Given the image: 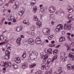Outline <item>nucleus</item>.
<instances>
[{"label":"nucleus","mask_w":74,"mask_h":74,"mask_svg":"<svg viewBox=\"0 0 74 74\" xmlns=\"http://www.w3.org/2000/svg\"><path fill=\"white\" fill-rule=\"evenodd\" d=\"M58 27H60V29L62 30L63 29V25L62 24H59L58 25Z\"/></svg>","instance_id":"obj_27"},{"label":"nucleus","mask_w":74,"mask_h":74,"mask_svg":"<svg viewBox=\"0 0 74 74\" xmlns=\"http://www.w3.org/2000/svg\"><path fill=\"white\" fill-rule=\"evenodd\" d=\"M6 48H11V45L9 44H7L6 46Z\"/></svg>","instance_id":"obj_45"},{"label":"nucleus","mask_w":74,"mask_h":74,"mask_svg":"<svg viewBox=\"0 0 74 74\" xmlns=\"http://www.w3.org/2000/svg\"><path fill=\"white\" fill-rule=\"evenodd\" d=\"M48 38L50 40H51L52 39V38H53V35H51V36H48Z\"/></svg>","instance_id":"obj_33"},{"label":"nucleus","mask_w":74,"mask_h":74,"mask_svg":"<svg viewBox=\"0 0 74 74\" xmlns=\"http://www.w3.org/2000/svg\"><path fill=\"white\" fill-rule=\"evenodd\" d=\"M57 28L56 29V31L57 32H58V31H59L60 30V27H58V26H57Z\"/></svg>","instance_id":"obj_43"},{"label":"nucleus","mask_w":74,"mask_h":74,"mask_svg":"<svg viewBox=\"0 0 74 74\" xmlns=\"http://www.w3.org/2000/svg\"><path fill=\"white\" fill-rule=\"evenodd\" d=\"M67 10H68V12H69V13H71V12H72L74 10V9L71 8V7H69L68 8Z\"/></svg>","instance_id":"obj_18"},{"label":"nucleus","mask_w":74,"mask_h":74,"mask_svg":"<svg viewBox=\"0 0 74 74\" xmlns=\"http://www.w3.org/2000/svg\"><path fill=\"white\" fill-rule=\"evenodd\" d=\"M0 64H4L5 65H7L6 66H7V67H11V64L10 62L7 61L4 63L3 62H1Z\"/></svg>","instance_id":"obj_6"},{"label":"nucleus","mask_w":74,"mask_h":74,"mask_svg":"<svg viewBox=\"0 0 74 74\" xmlns=\"http://www.w3.org/2000/svg\"><path fill=\"white\" fill-rule=\"evenodd\" d=\"M26 56V52H24L22 55V57L23 59H25V58Z\"/></svg>","instance_id":"obj_41"},{"label":"nucleus","mask_w":74,"mask_h":74,"mask_svg":"<svg viewBox=\"0 0 74 74\" xmlns=\"http://www.w3.org/2000/svg\"><path fill=\"white\" fill-rule=\"evenodd\" d=\"M25 43L29 44L30 45H33L34 44V40L32 39H29L28 40L25 41Z\"/></svg>","instance_id":"obj_4"},{"label":"nucleus","mask_w":74,"mask_h":74,"mask_svg":"<svg viewBox=\"0 0 74 74\" xmlns=\"http://www.w3.org/2000/svg\"><path fill=\"white\" fill-rule=\"evenodd\" d=\"M28 33L29 34H31V35H34V34L33 32L31 31H29Z\"/></svg>","instance_id":"obj_44"},{"label":"nucleus","mask_w":74,"mask_h":74,"mask_svg":"<svg viewBox=\"0 0 74 74\" xmlns=\"http://www.w3.org/2000/svg\"><path fill=\"white\" fill-rule=\"evenodd\" d=\"M56 14L58 15H60V12H56Z\"/></svg>","instance_id":"obj_48"},{"label":"nucleus","mask_w":74,"mask_h":74,"mask_svg":"<svg viewBox=\"0 0 74 74\" xmlns=\"http://www.w3.org/2000/svg\"><path fill=\"white\" fill-rule=\"evenodd\" d=\"M30 29L33 32L34 30H35L36 29V26L34 25H32L30 27Z\"/></svg>","instance_id":"obj_23"},{"label":"nucleus","mask_w":74,"mask_h":74,"mask_svg":"<svg viewBox=\"0 0 74 74\" xmlns=\"http://www.w3.org/2000/svg\"><path fill=\"white\" fill-rule=\"evenodd\" d=\"M14 1H15V0H10V1L11 3H12Z\"/></svg>","instance_id":"obj_51"},{"label":"nucleus","mask_w":74,"mask_h":74,"mask_svg":"<svg viewBox=\"0 0 74 74\" xmlns=\"http://www.w3.org/2000/svg\"><path fill=\"white\" fill-rule=\"evenodd\" d=\"M36 64H33L32 65H30L29 67L30 68H33V67H34V66H36Z\"/></svg>","instance_id":"obj_39"},{"label":"nucleus","mask_w":74,"mask_h":74,"mask_svg":"<svg viewBox=\"0 0 74 74\" xmlns=\"http://www.w3.org/2000/svg\"><path fill=\"white\" fill-rule=\"evenodd\" d=\"M42 41L41 40V38L39 36L37 37V38L36 39L35 43L38 45H39L41 43Z\"/></svg>","instance_id":"obj_5"},{"label":"nucleus","mask_w":74,"mask_h":74,"mask_svg":"<svg viewBox=\"0 0 74 74\" xmlns=\"http://www.w3.org/2000/svg\"><path fill=\"white\" fill-rule=\"evenodd\" d=\"M15 5L13 7L15 9H16V8L18 7L19 5V2H16L15 3Z\"/></svg>","instance_id":"obj_21"},{"label":"nucleus","mask_w":74,"mask_h":74,"mask_svg":"<svg viewBox=\"0 0 74 74\" xmlns=\"http://www.w3.org/2000/svg\"><path fill=\"white\" fill-rule=\"evenodd\" d=\"M5 55H10V52L8 51H6L5 52Z\"/></svg>","instance_id":"obj_36"},{"label":"nucleus","mask_w":74,"mask_h":74,"mask_svg":"<svg viewBox=\"0 0 74 74\" xmlns=\"http://www.w3.org/2000/svg\"><path fill=\"white\" fill-rule=\"evenodd\" d=\"M47 53H49L50 54H52V49L51 48H49L48 50H47Z\"/></svg>","instance_id":"obj_26"},{"label":"nucleus","mask_w":74,"mask_h":74,"mask_svg":"<svg viewBox=\"0 0 74 74\" xmlns=\"http://www.w3.org/2000/svg\"><path fill=\"white\" fill-rule=\"evenodd\" d=\"M72 66H73V65H72L71 64H68L67 66V69L68 70H72Z\"/></svg>","instance_id":"obj_16"},{"label":"nucleus","mask_w":74,"mask_h":74,"mask_svg":"<svg viewBox=\"0 0 74 74\" xmlns=\"http://www.w3.org/2000/svg\"><path fill=\"white\" fill-rule=\"evenodd\" d=\"M36 24L37 25V28H40L42 26V24H41V22L40 21L37 22L36 23Z\"/></svg>","instance_id":"obj_13"},{"label":"nucleus","mask_w":74,"mask_h":74,"mask_svg":"<svg viewBox=\"0 0 74 74\" xmlns=\"http://www.w3.org/2000/svg\"><path fill=\"white\" fill-rule=\"evenodd\" d=\"M12 66H13V68H14V69H17L18 67L17 64H12Z\"/></svg>","instance_id":"obj_28"},{"label":"nucleus","mask_w":74,"mask_h":74,"mask_svg":"<svg viewBox=\"0 0 74 74\" xmlns=\"http://www.w3.org/2000/svg\"><path fill=\"white\" fill-rule=\"evenodd\" d=\"M44 55H42L41 56V58L42 59H43V58H44Z\"/></svg>","instance_id":"obj_59"},{"label":"nucleus","mask_w":74,"mask_h":74,"mask_svg":"<svg viewBox=\"0 0 74 74\" xmlns=\"http://www.w3.org/2000/svg\"><path fill=\"white\" fill-rule=\"evenodd\" d=\"M12 23L11 22H9L8 23V24L9 25H10V24Z\"/></svg>","instance_id":"obj_63"},{"label":"nucleus","mask_w":74,"mask_h":74,"mask_svg":"<svg viewBox=\"0 0 74 74\" xmlns=\"http://www.w3.org/2000/svg\"><path fill=\"white\" fill-rule=\"evenodd\" d=\"M51 59H49L48 60H47V64H50V63H51Z\"/></svg>","instance_id":"obj_42"},{"label":"nucleus","mask_w":74,"mask_h":74,"mask_svg":"<svg viewBox=\"0 0 74 74\" xmlns=\"http://www.w3.org/2000/svg\"><path fill=\"white\" fill-rule=\"evenodd\" d=\"M8 12H9V13H10L11 12V10H9L8 11Z\"/></svg>","instance_id":"obj_58"},{"label":"nucleus","mask_w":74,"mask_h":74,"mask_svg":"<svg viewBox=\"0 0 74 74\" xmlns=\"http://www.w3.org/2000/svg\"><path fill=\"white\" fill-rule=\"evenodd\" d=\"M65 39V38L63 37V36H62L61 38L60 39L59 41L60 42H62L63 41H64Z\"/></svg>","instance_id":"obj_25"},{"label":"nucleus","mask_w":74,"mask_h":74,"mask_svg":"<svg viewBox=\"0 0 74 74\" xmlns=\"http://www.w3.org/2000/svg\"><path fill=\"white\" fill-rule=\"evenodd\" d=\"M48 55H49V54H46L44 56L43 62H45L46 61V59L48 58Z\"/></svg>","instance_id":"obj_15"},{"label":"nucleus","mask_w":74,"mask_h":74,"mask_svg":"<svg viewBox=\"0 0 74 74\" xmlns=\"http://www.w3.org/2000/svg\"><path fill=\"white\" fill-rule=\"evenodd\" d=\"M71 37H74V34H71Z\"/></svg>","instance_id":"obj_53"},{"label":"nucleus","mask_w":74,"mask_h":74,"mask_svg":"<svg viewBox=\"0 0 74 74\" xmlns=\"http://www.w3.org/2000/svg\"><path fill=\"white\" fill-rule=\"evenodd\" d=\"M1 40H4V41H6V42L9 41L7 37L5 36L4 35H2L0 36V41H1Z\"/></svg>","instance_id":"obj_2"},{"label":"nucleus","mask_w":74,"mask_h":74,"mask_svg":"<svg viewBox=\"0 0 74 74\" xmlns=\"http://www.w3.org/2000/svg\"><path fill=\"white\" fill-rule=\"evenodd\" d=\"M62 34L64 35V34H65V33L64 31H63L62 32Z\"/></svg>","instance_id":"obj_60"},{"label":"nucleus","mask_w":74,"mask_h":74,"mask_svg":"<svg viewBox=\"0 0 74 74\" xmlns=\"http://www.w3.org/2000/svg\"><path fill=\"white\" fill-rule=\"evenodd\" d=\"M11 22H14V23H16V20L15 19L12 18L11 19Z\"/></svg>","instance_id":"obj_40"},{"label":"nucleus","mask_w":74,"mask_h":74,"mask_svg":"<svg viewBox=\"0 0 74 74\" xmlns=\"http://www.w3.org/2000/svg\"><path fill=\"white\" fill-rule=\"evenodd\" d=\"M40 11L42 12H44V8H42L40 9Z\"/></svg>","instance_id":"obj_47"},{"label":"nucleus","mask_w":74,"mask_h":74,"mask_svg":"<svg viewBox=\"0 0 74 74\" xmlns=\"http://www.w3.org/2000/svg\"><path fill=\"white\" fill-rule=\"evenodd\" d=\"M26 67H28V65H27V63H26L25 64H22V68L25 69Z\"/></svg>","instance_id":"obj_19"},{"label":"nucleus","mask_w":74,"mask_h":74,"mask_svg":"<svg viewBox=\"0 0 74 74\" xmlns=\"http://www.w3.org/2000/svg\"><path fill=\"white\" fill-rule=\"evenodd\" d=\"M14 60L15 62H16V63H19L21 62V60L20 58L18 57H17L16 58H14Z\"/></svg>","instance_id":"obj_11"},{"label":"nucleus","mask_w":74,"mask_h":74,"mask_svg":"<svg viewBox=\"0 0 74 74\" xmlns=\"http://www.w3.org/2000/svg\"><path fill=\"white\" fill-rule=\"evenodd\" d=\"M41 74V71H38L36 73V74Z\"/></svg>","instance_id":"obj_46"},{"label":"nucleus","mask_w":74,"mask_h":74,"mask_svg":"<svg viewBox=\"0 0 74 74\" xmlns=\"http://www.w3.org/2000/svg\"><path fill=\"white\" fill-rule=\"evenodd\" d=\"M3 4V2L2 1H0V6L2 5Z\"/></svg>","instance_id":"obj_49"},{"label":"nucleus","mask_w":74,"mask_h":74,"mask_svg":"<svg viewBox=\"0 0 74 74\" xmlns=\"http://www.w3.org/2000/svg\"><path fill=\"white\" fill-rule=\"evenodd\" d=\"M34 20L35 21H38V19L37 16H35L34 17Z\"/></svg>","instance_id":"obj_37"},{"label":"nucleus","mask_w":74,"mask_h":74,"mask_svg":"<svg viewBox=\"0 0 74 74\" xmlns=\"http://www.w3.org/2000/svg\"><path fill=\"white\" fill-rule=\"evenodd\" d=\"M51 24L52 25H53V24H54V22L53 21H52L51 22Z\"/></svg>","instance_id":"obj_57"},{"label":"nucleus","mask_w":74,"mask_h":74,"mask_svg":"<svg viewBox=\"0 0 74 74\" xmlns=\"http://www.w3.org/2000/svg\"><path fill=\"white\" fill-rule=\"evenodd\" d=\"M51 42L52 44L49 45V46H50V47H55V45L53 44H54V43H55V41H53Z\"/></svg>","instance_id":"obj_29"},{"label":"nucleus","mask_w":74,"mask_h":74,"mask_svg":"<svg viewBox=\"0 0 74 74\" xmlns=\"http://www.w3.org/2000/svg\"><path fill=\"white\" fill-rule=\"evenodd\" d=\"M34 55H36V58H37V56H38V53H37L35 52L34 51H30L29 53L28 56L29 57V58L31 60H33V56H34Z\"/></svg>","instance_id":"obj_1"},{"label":"nucleus","mask_w":74,"mask_h":74,"mask_svg":"<svg viewBox=\"0 0 74 74\" xmlns=\"http://www.w3.org/2000/svg\"><path fill=\"white\" fill-rule=\"evenodd\" d=\"M58 56L57 55H56L54 56V57H53V59L51 61V62H53V61H54V60H55V59H57V57Z\"/></svg>","instance_id":"obj_31"},{"label":"nucleus","mask_w":74,"mask_h":74,"mask_svg":"<svg viewBox=\"0 0 74 74\" xmlns=\"http://www.w3.org/2000/svg\"><path fill=\"white\" fill-rule=\"evenodd\" d=\"M51 32V29L49 28H47L46 29V32L45 33V36H47V37H48V36H50L49 33H50V32Z\"/></svg>","instance_id":"obj_9"},{"label":"nucleus","mask_w":74,"mask_h":74,"mask_svg":"<svg viewBox=\"0 0 74 74\" xmlns=\"http://www.w3.org/2000/svg\"><path fill=\"white\" fill-rule=\"evenodd\" d=\"M60 59L61 60L63 61V62H65L66 61V60H67V57H66L64 58V57L61 56L60 57Z\"/></svg>","instance_id":"obj_14"},{"label":"nucleus","mask_w":74,"mask_h":74,"mask_svg":"<svg viewBox=\"0 0 74 74\" xmlns=\"http://www.w3.org/2000/svg\"><path fill=\"white\" fill-rule=\"evenodd\" d=\"M33 8L34 12H36V11H37V8L36 6H34Z\"/></svg>","instance_id":"obj_34"},{"label":"nucleus","mask_w":74,"mask_h":74,"mask_svg":"<svg viewBox=\"0 0 74 74\" xmlns=\"http://www.w3.org/2000/svg\"><path fill=\"white\" fill-rule=\"evenodd\" d=\"M55 10H56V7L53 5L51 6L49 8V12H54Z\"/></svg>","instance_id":"obj_3"},{"label":"nucleus","mask_w":74,"mask_h":74,"mask_svg":"<svg viewBox=\"0 0 74 74\" xmlns=\"http://www.w3.org/2000/svg\"><path fill=\"white\" fill-rule=\"evenodd\" d=\"M35 3H36V1L34 0H32V2H30V4L32 5H34L35 4Z\"/></svg>","instance_id":"obj_30"},{"label":"nucleus","mask_w":74,"mask_h":74,"mask_svg":"<svg viewBox=\"0 0 74 74\" xmlns=\"http://www.w3.org/2000/svg\"><path fill=\"white\" fill-rule=\"evenodd\" d=\"M45 67V66H42L41 67V69H42V70H44V69Z\"/></svg>","instance_id":"obj_52"},{"label":"nucleus","mask_w":74,"mask_h":74,"mask_svg":"<svg viewBox=\"0 0 74 74\" xmlns=\"http://www.w3.org/2000/svg\"><path fill=\"white\" fill-rule=\"evenodd\" d=\"M23 23L24 24L27 25H29V22L28 20H24L23 21Z\"/></svg>","instance_id":"obj_20"},{"label":"nucleus","mask_w":74,"mask_h":74,"mask_svg":"<svg viewBox=\"0 0 74 74\" xmlns=\"http://www.w3.org/2000/svg\"><path fill=\"white\" fill-rule=\"evenodd\" d=\"M61 56H62L64 57H65L66 56V53L64 52L61 53Z\"/></svg>","instance_id":"obj_38"},{"label":"nucleus","mask_w":74,"mask_h":74,"mask_svg":"<svg viewBox=\"0 0 74 74\" xmlns=\"http://www.w3.org/2000/svg\"><path fill=\"white\" fill-rule=\"evenodd\" d=\"M67 35L68 36H71V34L70 33H67Z\"/></svg>","instance_id":"obj_55"},{"label":"nucleus","mask_w":74,"mask_h":74,"mask_svg":"<svg viewBox=\"0 0 74 74\" xmlns=\"http://www.w3.org/2000/svg\"><path fill=\"white\" fill-rule=\"evenodd\" d=\"M41 66H42L45 67V64L44 63H42L41 64Z\"/></svg>","instance_id":"obj_50"},{"label":"nucleus","mask_w":74,"mask_h":74,"mask_svg":"<svg viewBox=\"0 0 74 74\" xmlns=\"http://www.w3.org/2000/svg\"><path fill=\"white\" fill-rule=\"evenodd\" d=\"M57 53V52H56L55 51H54L53 53L54 55H56Z\"/></svg>","instance_id":"obj_62"},{"label":"nucleus","mask_w":74,"mask_h":74,"mask_svg":"<svg viewBox=\"0 0 74 74\" xmlns=\"http://www.w3.org/2000/svg\"><path fill=\"white\" fill-rule=\"evenodd\" d=\"M5 18L4 17L2 19V21H4L5 20Z\"/></svg>","instance_id":"obj_61"},{"label":"nucleus","mask_w":74,"mask_h":74,"mask_svg":"<svg viewBox=\"0 0 74 74\" xmlns=\"http://www.w3.org/2000/svg\"><path fill=\"white\" fill-rule=\"evenodd\" d=\"M21 38H24V36L23 35H21Z\"/></svg>","instance_id":"obj_64"},{"label":"nucleus","mask_w":74,"mask_h":74,"mask_svg":"<svg viewBox=\"0 0 74 74\" xmlns=\"http://www.w3.org/2000/svg\"><path fill=\"white\" fill-rule=\"evenodd\" d=\"M22 27H17L16 28V30L17 32H20L22 30Z\"/></svg>","instance_id":"obj_24"},{"label":"nucleus","mask_w":74,"mask_h":74,"mask_svg":"<svg viewBox=\"0 0 74 74\" xmlns=\"http://www.w3.org/2000/svg\"><path fill=\"white\" fill-rule=\"evenodd\" d=\"M66 48H67V52H69L70 50V47H69V46L68 45H67L66 46Z\"/></svg>","instance_id":"obj_35"},{"label":"nucleus","mask_w":74,"mask_h":74,"mask_svg":"<svg viewBox=\"0 0 74 74\" xmlns=\"http://www.w3.org/2000/svg\"><path fill=\"white\" fill-rule=\"evenodd\" d=\"M53 16H54V15H53V14H52L51 16H50V17L52 18H53Z\"/></svg>","instance_id":"obj_56"},{"label":"nucleus","mask_w":74,"mask_h":74,"mask_svg":"<svg viewBox=\"0 0 74 74\" xmlns=\"http://www.w3.org/2000/svg\"><path fill=\"white\" fill-rule=\"evenodd\" d=\"M67 38L69 39V40H71V38L70 37V36H67Z\"/></svg>","instance_id":"obj_54"},{"label":"nucleus","mask_w":74,"mask_h":74,"mask_svg":"<svg viewBox=\"0 0 74 74\" xmlns=\"http://www.w3.org/2000/svg\"><path fill=\"white\" fill-rule=\"evenodd\" d=\"M64 30H69L70 29V27H69V26L68 25L65 24H64Z\"/></svg>","instance_id":"obj_12"},{"label":"nucleus","mask_w":74,"mask_h":74,"mask_svg":"<svg viewBox=\"0 0 74 74\" xmlns=\"http://www.w3.org/2000/svg\"><path fill=\"white\" fill-rule=\"evenodd\" d=\"M5 59L8 60L10 59V55H5Z\"/></svg>","instance_id":"obj_32"},{"label":"nucleus","mask_w":74,"mask_h":74,"mask_svg":"<svg viewBox=\"0 0 74 74\" xmlns=\"http://www.w3.org/2000/svg\"><path fill=\"white\" fill-rule=\"evenodd\" d=\"M20 12H18V14L22 16L23 14H24L25 11V10L23 9V8H20Z\"/></svg>","instance_id":"obj_7"},{"label":"nucleus","mask_w":74,"mask_h":74,"mask_svg":"<svg viewBox=\"0 0 74 74\" xmlns=\"http://www.w3.org/2000/svg\"><path fill=\"white\" fill-rule=\"evenodd\" d=\"M70 60H74V55L73 53H71L69 55Z\"/></svg>","instance_id":"obj_8"},{"label":"nucleus","mask_w":74,"mask_h":74,"mask_svg":"<svg viewBox=\"0 0 74 74\" xmlns=\"http://www.w3.org/2000/svg\"><path fill=\"white\" fill-rule=\"evenodd\" d=\"M59 71L60 73V74H66V72L62 70L61 68H60Z\"/></svg>","instance_id":"obj_22"},{"label":"nucleus","mask_w":74,"mask_h":74,"mask_svg":"<svg viewBox=\"0 0 74 74\" xmlns=\"http://www.w3.org/2000/svg\"><path fill=\"white\" fill-rule=\"evenodd\" d=\"M67 17L70 21H74V16H72V15L69 14L68 15Z\"/></svg>","instance_id":"obj_10"},{"label":"nucleus","mask_w":74,"mask_h":74,"mask_svg":"<svg viewBox=\"0 0 74 74\" xmlns=\"http://www.w3.org/2000/svg\"><path fill=\"white\" fill-rule=\"evenodd\" d=\"M22 40V38H19L16 40V42L18 44V45H21V41Z\"/></svg>","instance_id":"obj_17"}]
</instances>
